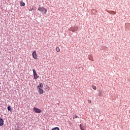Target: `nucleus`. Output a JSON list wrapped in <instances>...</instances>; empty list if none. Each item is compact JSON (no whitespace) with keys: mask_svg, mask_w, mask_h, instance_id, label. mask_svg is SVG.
Returning <instances> with one entry per match:
<instances>
[{"mask_svg":"<svg viewBox=\"0 0 130 130\" xmlns=\"http://www.w3.org/2000/svg\"><path fill=\"white\" fill-rule=\"evenodd\" d=\"M42 88H43V84L40 83L37 87V89L39 90V89H42Z\"/></svg>","mask_w":130,"mask_h":130,"instance_id":"6","label":"nucleus"},{"mask_svg":"<svg viewBox=\"0 0 130 130\" xmlns=\"http://www.w3.org/2000/svg\"><path fill=\"white\" fill-rule=\"evenodd\" d=\"M88 103H89V104H90V103H91L92 101H91V100H89L88 101Z\"/></svg>","mask_w":130,"mask_h":130,"instance_id":"16","label":"nucleus"},{"mask_svg":"<svg viewBox=\"0 0 130 130\" xmlns=\"http://www.w3.org/2000/svg\"><path fill=\"white\" fill-rule=\"evenodd\" d=\"M32 57L35 59H37V54H36V51H34L32 52Z\"/></svg>","mask_w":130,"mask_h":130,"instance_id":"4","label":"nucleus"},{"mask_svg":"<svg viewBox=\"0 0 130 130\" xmlns=\"http://www.w3.org/2000/svg\"><path fill=\"white\" fill-rule=\"evenodd\" d=\"M56 50L57 52H59V51H60V49H59V48L58 47H56Z\"/></svg>","mask_w":130,"mask_h":130,"instance_id":"11","label":"nucleus"},{"mask_svg":"<svg viewBox=\"0 0 130 130\" xmlns=\"http://www.w3.org/2000/svg\"><path fill=\"white\" fill-rule=\"evenodd\" d=\"M38 90H39V94H42L44 92L43 89H42V88H41V89H38Z\"/></svg>","mask_w":130,"mask_h":130,"instance_id":"8","label":"nucleus"},{"mask_svg":"<svg viewBox=\"0 0 130 130\" xmlns=\"http://www.w3.org/2000/svg\"><path fill=\"white\" fill-rule=\"evenodd\" d=\"M38 11L41 12V13H42L43 14H46V13H47V9L43 7H39L38 9Z\"/></svg>","mask_w":130,"mask_h":130,"instance_id":"1","label":"nucleus"},{"mask_svg":"<svg viewBox=\"0 0 130 130\" xmlns=\"http://www.w3.org/2000/svg\"><path fill=\"white\" fill-rule=\"evenodd\" d=\"M92 89H93V90H96V86H95L94 85H92Z\"/></svg>","mask_w":130,"mask_h":130,"instance_id":"14","label":"nucleus"},{"mask_svg":"<svg viewBox=\"0 0 130 130\" xmlns=\"http://www.w3.org/2000/svg\"><path fill=\"white\" fill-rule=\"evenodd\" d=\"M70 31H72V32H75V30H74V27H71L70 29Z\"/></svg>","mask_w":130,"mask_h":130,"instance_id":"12","label":"nucleus"},{"mask_svg":"<svg viewBox=\"0 0 130 130\" xmlns=\"http://www.w3.org/2000/svg\"><path fill=\"white\" fill-rule=\"evenodd\" d=\"M32 72L34 73V78L35 79V80H36V79H37L38 78V75H37V73H36V71H35V70H32Z\"/></svg>","mask_w":130,"mask_h":130,"instance_id":"3","label":"nucleus"},{"mask_svg":"<svg viewBox=\"0 0 130 130\" xmlns=\"http://www.w3.org/2000/svg\"><path fill=\"white\" fill-rule=\"evenodd\" d=\"M52 130H59V128L58 127H55L52 129Z\"/></svg>","mask_w":130,"mask_h":130,"instance_id":"15","label":"nucleus"},{"mask_svg":"<svg viewBox=\"0 0 130 130\" xmlns=\"http://www.w3.org/2000/svg\"><path fill=\"white\" fill-rule=\"evenodd\" d=\"M7 109L9 111H11V110H12L10 106L8 107Z\"/></svg>","mask_w":130,"mask_h":130,"instance_id":"13","label":"nucleus"},{"mask_svg":"<svg viewBox=\"0 0 130 130\" xmlns=\"http://www.w3.org/2000/svg\"><path fill=\"white\" fill-rule=\"evenodd\" d=\"M33 110L35 111V112H36V113H41V110L38 108H34Z\"/></svg>","mask_w":130,"mask_h":130,"instance_id":"2","label":"nucleus"},{"mask_svg":"<svg viewBox=\"0 0 130 130\" xmlns=\"http://www.w3.org/2000/svg\"><path fill=\"white\" fill-rule=\"evenodd\" d=\"M0 125L1 126L4 125V120L3 119H0Z\"/></svg>","mask_w":130,"mask_h":130,"instance_id":"7","label":"nucleus"},{"mask_svg":"<svg viewBox=\"0 0 130 130\" xmlns=\"http://www.w3.org/2000/svg\"><path fill=\"white\" fill-rule=\"evenodd\" d=\"M104 92L102 90H99V97H101V96H103V93Z\"/></svg>","mask_w":130,"mask_h":130,"instance_id":"5","label":"nucleus"},{"mask_svg":"<svg viewBox=\"0 0 130 130\" xmlns=\"http://www.w3.org/2000/svg\"><path fill=\"white\" fill-rule=\"evenodd\" d=\"M20 6L21 7H24L25 6V3L23 2H20Z\"/></svg>","mask_w":130,"mask_h":130,"instance_id":"9","label":"nucleus"},{"mask_svg":"<svg viewBox=\"0 0 130 130\" xmlns=\"http://www.w3.org/2000/svg\"><path fill=\"white\" fill-rule=\"evenodd\" d=\"M111 13H114V11H111Z\"/></svg>","mask_w":130,"mask_h":130,"instance_id":"19","label":"nucleus"},{"mask_svg":"<svg viewBox=\"0 0 130 130\" xmlns=\"http://www.w3.org/2000/svg\"><path fill=\"white\" fill-rule=\"evenodd\" d=\"M73 119H75V118H79V117L78 116H77V115H74L73 116Z\"/></svg>","mask_w":130,"mask_h":130,"instance_id":"10","label":"nucleus"},{"mask_svg":"<svg viewBox=\"0 0 130 130\" xmlns=\"http://www.w3.org/2000/svg\"><path fill=\"white\" fill-rule=\"evenodd\" d=\"M32 11H34V9L33 8H32L31 10H29V12H32Z\"/></svg>","mask_w":130,"mask_h":130,"instance_id":"18","label":"nucleus"},{"mask_svg":"<svg viewBox=\"0 0 130 130\" xmlns=\"http://www.w3.org/2000/svg\"><path fill=\"white\" fill-rule=\"evenodd\" d=\"M80 129L81 130H84V129H83V128L82 127V126H81V124L80 125Z\"/></svg>","mask_w":130,"mask_h":130,"instance_id":"17","label":"nucleus"}]
</instances>
